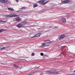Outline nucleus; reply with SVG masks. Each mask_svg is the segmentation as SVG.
Returning <instances> with one entry per match:
<instances>
[{
    "label": "nucleus",
    "mask_w": 75,
    "mask_h": 75,
    "mask_svg": "<svg viewBox=\"0 0 75 75\" xmlns=\"http://www.w3.org/2000/svg\"><path fill=\"white\" fill-rule=\"evenodd\" d=\"M39 3H40L43 6H44V5H45V3H44V0L39 1Z\"/></svg>",
    "instance_id": "nucleus-6"
},
{
    "label": "nucleus",
    "mask_w": 75,
    "mask_h": 75,
    "mask_svg": "<svg viewBox=\"0 0 75 75\" xmlns=\"http://www.w3.org/2000/svg\"><path fill=\"white\" fill-rule=\"evenodd\" d=\"M74 72H75V70H74Z\"/></svg>",
    "instance_id": "nucleus-38"
},
{
    "label": "nucleus",
    "mask_w": 75,
    "mask_h": 75,
    "mask_svg": "<svg viewBox=\"0 0 75 75\" xmlns=\"http://www.w3.org/2000/svg\"><path fill=\"white\" fill-rule=\"evenodd\" d=\"M6 47H4L3 46H0V50H5V49H6Z\"/></svg>",
    "instance_id": "nucleus-11"
},
{
    "label": "nucleus",
    "mask_w": 75,
    "mask_h": 75,
    "mask_svg": "<svg viewBox=\"0 0 75 75\" xmlns=\"http://www.w3.org/2000/svg\"><path fill=\"white\" fill-rule=\"evenodd\" d=\"M51 74H53L55 75H57V74H60V73H58V72L56 70H52L51 71Z\"/></svg>",
    "instance_id": "nucleus-4"
},
{
    "label": "nucleus",
    "mask_w": 75,
    "mask_h": 75,
    "mask_svg": "<svg viewBox=\"0 0 75 75\" xmlns=\"http://www.w3.org/2000/svg\"><path fill=\"white\" fill-rule=\"evenodd\" d=\"M9 16H10V17H19V16L15 14L14 13H11L9 14Z\"/></svg>",
    "instance_id": "nucleus-5"
},
{
    "label": "nucleus",
    "mask_w": 75,
    "mask_h": 75,
    "mask_svg": "<svg viewBox=\"0 0 75 75\" xmlns=\"http://www.w3.org/2000/svg\"><path fill=\"white\" fill-rule=\"evenodd\" d=\"M26 8V7H22L21 8H20V10H25Z\"/></svg>",
    "instance_id": "nucleus-17"
},
{
    "label": "nucleus",
    "mask_w": 75,
    "mask_h": 75,
    "mask_svg": "<svg viewBox=\"0 0 75 75\" xmlns=\"http://www.w3.org/2000/svg\"><path fill=\"white\" fill-rule=\"evenodd\" d=\"M7 0H0V2L2 3H6L7 2Z\"/></svg>",
    "instance_id": "nucleus-10"
},
{
    "label": "nucleus",
    "mask_w": 75,
    "mask_h": 75,
    "mask_svg": "<svg viewBox=\"0 0 75 75\" xmlns=\"http://www.w3.org/2000/svg\"><path fill=\"white\" fill-rule=\"evenodd\" d=\"M70 75H75V74L74 73L72 74H70Z\"/></svg>",
    "instance_id": "nucleus-29"
},
{
    "label": "nucleus",
    "mask_w": 75,
    "mask_h": 75,
    "mask_svg": "<svg viewBox=\"0 0 75 75\" xmlns=\"http://www.w3.org/2000/svg\"><path fill=\"white\" fill-rule=\"evenodd\" d=\"M19 60H20V61H22V60H23V61H26V60H25V59H19Z\"/></svg>",
    "instance_id": "nucleus-24"
},
{
    "label": "nucleus",
    "mask_w": 75,
    "mask_h": 75,
    "mask_svg": "<svg viewBox=\"0 0 75 75\" xmlns=\"http://www.w3.org/2000/svg\"><path fill=\"white\" fill-rule=\"evenodd\" d=\"M48 41H50V40H48L44 41V42H46V43H50V42H48Z\"/></svg>",
    "instance_id": "nucleus-16"
},
{
    "label": "nucleus",
    "mask_w": 75,
    "mask_h": 75,
    "mask_svg": "<svg viewBox=\"0 0 75 75\" xmlns=\"http://www.w3.org/2000/svg\"><path fill=\"white\" fill-rule=\"evenodd\" d=\"M59 4H58V5H59Z\"/></svg>",
    "instance_id": "nucleus-37"
},
{
    "label": "nucleus",
    "mask_w": 75,
    "mask_h": 75,
    "mask_svg": "<svg viewBox=\"0 0 75 75\" xmlns=\"http://www.w3.org/2000/svg\"><path fill=\"white\" fill-rule=\"evenodd\" d=\"M27 23H28V22H27L24 21L22 22L17 25H16V27H17L18 28H21V27H23V25H24Z\"/></svg>",
    "instance_id": "nucleus-1"
},
{
    "label": "nucleus",
    "mask_w": 75,
    "mask_h": 75,
    "mask_svg": "<svg viewBox=\"0 0 75 75\" xmlns=\"http://www.w3.org/2000/svg\"><path fill=\"white\" fill-rule=\"evenodd\" d=\"M39 36H40V33H38L37 34H36L34 36H33L32 37H31L30 38H33V37H39Z\"/></svg>",
    "instance_id": "nucleus-9"
},
{
    "label": "nucleus",
    "mask_w": 75,
    "mask_h": 75,
    "mask_svg": "<svg viewBox=\"0 0 75 75\" xmlns=\"http://www.w3.org/2000/svg\"><path fill=\"white\" fill-rule=\"evenodd\" d=\"M1 17H2V18H4V17H6L7 18H10V15H7V16H5V15H1Z\"/></svg>",
    "instance_id": "nucleus-8"
},
{
    "label": "nucleus",
    "mask_w": 75,
    "mask_h": 75,
    "mask_svg": "<svg viewBox=\"0 0 75 75\" xmlns=\"http://www.w3.org/2000/svg\"><path fill=\"white\" fill-rule=\"evenodd\" d=\"M35 55V54L34 53H32L31 54L32 56H34V55Z\"/></svg>",
    "instance_id": "nucleus-25"
},
{
    "label": "nucleus",
    "mask_w": 75,
    "mask_h": 75,
    "mask_svg": "<svg viewBox=\"0 0 75 75\" xmlns=\"http://www.w3.org/2000/svg\"><path fill=\"white\" fill-rule=\"evenodd\" d=\"M8 9L9 10H10L11 11H14L13 9L11 8H8Z\"/></svg>",
    "instance_id": "nucleus-18"
},
{
    "label": "nucleus",
    "mask_w": 75,
    "mask_h": 75,
    "mask_svg": "<svg viewBox=\"0 0 75 75\" xmlns=\"http://www.w3.org/2000/svg\"><path fill=\"white\" fill-rule=\"evenodd\" d=\"M67 18H70V15H67Z\"/></svg>",
    "instance_id": "nucleus-23"
},
{
    "label": "nucleus",
    "mask_w": 75,
    "mask_h": 75,
    "mask_svg": "<svg viewBox=\"0 0 75 75\" xmlns=\"http://www.w3.org/2000/svg\"><path fill=\"white\" fill-rule=\"evenodd\" d=\"M49 46H50V45H45V47H48Z\"/></svg>",
    "instance_id": "nucleus-30"
},
{
    "label": "nucleus",
    "mask_w": 75,
    "mask_h": 75,
    "mask_svg": "<svg viewBox=\"0 0 75 75\" xmlns=\"http://www.w3.org/2000/svg\"><path fill=\"white\" fill-rule=\"evenodd\" d=\"M30 27H35V25H31Z\"/></svg>",
    "instance_id": "nucleus-31"
},
{
    "label": "nucleus",
    "mask_w": 75,
    "mask_h": 75,
    "mask_svg": "<svg viewBox=\"0 0 75 75\" xmlns=\"http://www.w3.org/2000/svg\"><path fill=\"white\" fill-rule=\"evenodd\" d=\"M40 55L41 56H43V55H44V54H43L42 53H40Z\"/></svg>",
    "instance_id": "nucleus-26"
},
{
    "label": "nucleus",
    "mask_w": 75,
    "mask_h": 75,
    "mask_svg": "<svg viewBox=\"0 0 75 75\" xmlns=\"http://www.w3.org/2000/svg\"><path fill=\"white\" fill-rule=\"evenodd\" d=\"M0 31H1V32H3V31H4L5 30L4 29H2L0 30Z\"/></svg>",
    "instance_id": "nucleus-21"
},
{
    "label": "nucleus",
    "mask_w": 75,
    "mask_h": 75,
    "mask_svg": "<svg viewBox=\"0 0 75 75\" xmlns=\"http://www.w3.org/2000/svg\"><path fill=\"white\" fill-rule=\"evenodd\" d=\"M40 67H36V68H39Z\"/></svg>",
    "instance_id": "nucleus-35"
},
{
    "label": "nucleus",
    "mask_w": 75,
    "mask_h": 75,
    "mask_svg": "<svg viewBox=\"0 0 75 75\" xmlns=\"http://www.w3.org/2000/svg\"><path fill=\"white\" fill-rule=\"evenodd\" d=\"M6 51H9V50H10V47H6Z\"/></svg>",
    "instance_id": "nucleus-14"
},
{
    "label": "nucleus",
    "mask_w": 75,
    "mask_h": 75,
    "mask_svg": "<svg viewBox=\"0 0 75 75\" xmlns=\"http://www.w3.org/2000/svg\"><path fill=\"white\" fill-rule=\"evenodd\" d=\"M65 4V1H61V4H61H61Z\"/></svg>",
    "instance_id": "nucleus-20"
},
{
    "label": "nucleus",
    "mask_w": 75,
    "mask_h": 75,
    "mask_svg": "<svg viewBox=\"0 0 75 75\" xmlns=\"http://www.w3.org/2000/svg\"><path fill=\"white\" fill-rule=\"evenodd\" d=\"M34 8H35V7H37V4H34L33 5Z\"/></svg>",
    "instance_id": "nucleus-19"
},
{
    "label": "nucleus",
    "mask_w": 75,
    "mask_h": 75,
    "mask_svg": "<svg viewBox=\"0 0 75 75\" xmlns=\"http://www.w3.org/2000/svg\"><path fill=\"white\" fill-rule=\"evenodd\" d=\"M24 67H25V65L24 64Z\"/></svg>",
    "instance_id": "nucleus-36"
},
{
    "label": "nucleus",
    "mask_w": 75,
    "mask_h": 75,
    "mask_svg": "<svg viewBox=\"0 0 75 75\" xmlns=\"http://www.w3.org/2000/svg\"><path fill=\"white\" fill-rule=\"evenodd\" d=\"M2 22V20H0V23H1Z\"/></svg>",
    "instance_id": "nucleus-34"
},
{
    "label": "nucleus",
    "mask_w": 75,
    "mask_h": 75,
    "mask_svg": "<svg viewBox=\"0 0 75 75\" xmlns=\"http://www.w3.org/2000/svg\"><path fill=\"white\" fill-rule=\"evenodd\" d=\"M14 67H15V68L16 69H17V68H20V67H19L17 65H16V64H14Z\"/></svg>",
    "instance_id": "nucleus-12"
},
{
    "label": "nucleus",
    "mask_w": 75,
    "mask_h": 75,
    "mask_svg": "<svg viewBox=\"0 0 75 75\" xmlns=\"http://www.w3.org/2000/svg\"><path fill=\"white\" fill-rule=\"evenodd\" d=\"M50 1V0L47 1H46V2L45 3V4H47V3H48V2H49Z\"/></svg>",
    "instance_id": "nucleus-22"
},
{
    "label": "nucleus",
    "mask_w": 75,
    "mask_h": 75,
    "mask_svg": "<svg viewBox=\"0 0 75 75\" xmlns=\"http://www.w3.org/2000/svg\"><path fill=\"white\" fill-rule=\"evenodd\" d=\"M61 22L63 23H66V20L65 19V18H62L61 19Z\"/></svg>",
    "instance_id": "nucleus-7"
},
{
    "label": "nucleus",
    "mask_w": 75,
    "mask_h": 75,
    "mask_svg": "<svg viewBox=\"0 0 75 75\" xmlns=\"http://www.w3.org/2000/svg\"><path fill=\"white\" fill-rule=\"evenodd\" d=\"M54 28H57V27H56Z\"/></svg>",
    "instance_id": "nucleus-33"
},
{
    "label": "nucleus",
    "mask_w": 75,
    "mask_h": 75,
    "mask_svg": "<svg viewBox=\"0 0 75 75\" xmlns=\"http://www.w3.org/2000/svg\"><path fill=\"white\" fill-rule=\"evenodd\" d=\"M15 1H16V2H18V1L19 0H15Z\"/></svg>",
    "instance_id": "nucleus-32"
},
{
    "label": "nucleus",
    "mask_w": 75,
    "mask_h": 75,
    "mask_svg": "<svg viewBox=\"0 0 75 75\" xmlns=\"http://www.w3.org/2000/svg\"><path fill=\"white\" fill-rule=\"evenodd\" d=\"M6 21H2V22H3L4 23H6Z\"/></svg>",
    "instance_id": "nucleus-28"
},
{
    "label": "nucleus",
    "mask_w": 75,
    "mask_h": 75,
    "mask_svg": "<svg viewBox=\"0 0 75 75\" xmlns=\"http://www.w3.org/2000/svg\"><path fill=\"white\" fill-rule=\"evenodd\" d=\"M65 37H67V34H63L59 37V40H61L63 39L64 38H65Z\"/></svg>",
    "instance_id": "nucleus-3"
},
{
    "label": "nucleus",
    "mask_w": 75,
    "mask_h": 75,
    "mask_svg": "<svg viewBox=\"0 0 75 75\" xmlns=\"http://www.w3.org/2000/svg\"><path fill=\"white\" fill-rule=\"evenodd\" d=\"M70 2H71V1H70V0L64 1L65 3H70Z\"/></svg>",
    "instance_id": "nucleus-13"
},
{
    "label": "nucleus",
    "mask_w": 75,
    "mask_h": 75,
    "mask_svg": "<svg viewBox=\"0 0 75 75\" xmlns=\"http://www.w3.org/2000/svg\"><path fill=\"white\" fill-rule=\"evenodd\" d=\"M21 19L19 17L15 18L13 19V21H16L17 23H19V22L21 21Z\"/></svg>",
    "instance_id": "nucleus-2"
},
{
    "label": "nucleus",
    "mask_w": 75,
    "mask_h": 75,
    "mask_svg": "<svg viewBox=\"0 0 75 75\" xmlns=\"http://www.w3.org/2000/svg\"><path fill=\"white\" fill-rule=\"evenodd\" d=\"M44 47H45V43H43L42 44V45L40 47L41 48H43Z\"/></svg>",
    "instance_id": "nucleus-15"
},
{
    "label": "nucleus",
    "mask_w": 75,
    "mask_h": 75,
    "mask_svg": "<svg viewBox=\"0 0 75 75\" xmlns=\"http://www.w3.org/2000/svg\"><path fill=\"white\" fill-rule=\"evenodd\" d=\"M51 71H48L47 72V74H50V73H51Z\"/></svg>",
    "instance_id": "nucleus-27"
}]
</instances>
